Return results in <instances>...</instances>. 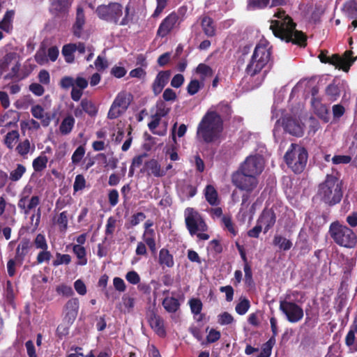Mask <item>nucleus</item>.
Returning a JSON list of instances; mask_svg holds the SVG:
<instances>
[{
  "mask_svg": "<svg viewBox=\"0 0 357 357\" xmlns=\"http://www.w3.org/2000/svg\"><path fill=\"white\" fill-rule=\"evenodd\" d=\"M33 244L36 249L38 250H47L48 244L45 235L38 234L35 237L32 245Z\"/></svg>",
  "mask_w": 357,
  "mask_h": 357,
  "instance_id": "obj_47",
  "label": "nucleus"
},
{
  "mask_svg": "<svg viewBox=\"0 0 357 357\" xmlns=\"http://www.w3.org/2000/svg\"><path fill=\"white\" fill-rule=\"evenodd\" d=\"M221 334L220 331L214 328H211L206 336V342L208 343H214L219 340Z\"/></svg>",
  "mask_w": 357,
  "mask_h": 357,
  "instance_id": "obj_62",
  "label": "nucleus"
},
{
  "mask_svg": "<svg viewBox=\"0 0 357 357\" xmlns=\"http://www.w3.org/2000/svg\"><path fill=\"white\" fill-rule=\"evenodd\" d=\"M94 65L98 71L102 72L108 67V62L105 58L98 56L94 62Z\"/></svg>",
  "mask_w": 357,
  "mask_h": 357,
  "instance_id": "obj_60",
  "label": "nucleus"
},
{
  "mask_svg": "<svg viewBox=\"0 0 357 357\" xmlns=\"http://www.w3.org/2000/svg\"><path fill=\"white\" fill-rule=\"evenodd\" d=\"M20 68L21 64L17 61L14 66L12 67L11 71L4 76V79H16L20 81Z\"/></svg>",
  "mask_w": 357,
  "mask_h": 357,
  "instance_id": "obj_50",
  "label": "nucleus"
},
{
  "mask_svg": "<svg viewBox=\"0 0 357 357\" xmlns=\"http://www.w3.org/2000/svg\"><path fill=\"white\" fill-rule=\"evenodd\" d=\"M132 95L125 91L120 92L116 96L107 114V118L115 119L123 114L128 108Z\"/></svg>",
  "mask_w": 357,
  "mask_h": 357,
  "instance_id": "obj_10",
  "label": "nucleus"
},
{
  "mask_svg": "<svg viewBox=\"0 0 357 357\" xmlns=\"http://www.w3.org/2000/svg\"><path fill=\"white\" fill-rule=\"evenodd\" d=\"M155 232L153 229H145L142 235L144 243L147 245L152 252L156 250Z\"/></svg>",
  "mask_w": 357,
  "mask_h": 357,
  "instance_id": "obj_27",
  "label": "nucleus"
},
{
  "mask_svg": "<svg viewBox=\"0 0 357 357\" xmlns=\"http://www.w3.org/2000/svg\"><path fill=\"white\" fill-rule=\"evenodd\" d=\"M56 259L53 261L54 266H58L61 264H69L71 261V257L68 254H61L57 252L56 255Z\"/></svg>",
  "mask_w": 357,
  "mask_h": 357,
  "instance_id": "obj_54",
  "label": "nucleus"
},
{
  "mask_svg": "<svg viewBox=\"0 0 357 357\" xmlns=\"http://www.w3.org/2000/svg\"><path fill=\"white\" fill-rule=\"evenodd\" d=\"M75 43H68L63 46L61 53L65 61L68 63H72L75 61Z\"/></svg>",
  "mask_w": 357,
  "mask_h": 357,
  "instance_id": "obj_30",
  "label": "nucleus"
},
{
  "mask_svg": "<svg viewBox=\"0 0 357 357\" xmlns=\"http://www.w3.org/2000/svg\"><path fill=\"white\" fill-rule=\"evenodd\" d=\"M275 344V339L270 338L266 342L263 344L261 350L257 357H270L272 349Z\"/></svg>",
  "mask_w": 357,
  "mask_h": 357,
  "instance_id": "obj_43",
  "label": "nucleus"
},
{
  "mask_svg": "<svg viewBox=\"0 0 357 357\" xmlns=\"http://www.w3.org/2000/svg\"><path fill=\"white\" fill-rule=\"evenodd\" d=\"M15 150L20 155L24 158H26L27 154L31 150L30 141L28 139H26L24 141L20 142L16 146Z\"/></svg>",
  "mask_w": 357,
  "mask_h": 357,
  "instance_id": "obj_44",
  "label": "nucleus"
},
{
  "mask_svg": "<svg viewBox=\"0 0 357 357\" xmlns=\"http://www.w3.org/2000/svg\"><path fill=\"white\" fill-rule=\"evenodd\" d=\"M264 169V163L261 157L250 155L241 165L238 171L257 177Z\"/></svg>",
  "mask_w": 357,
  "mask_h": 357,
  "instance_id": "obj_13",
  "label": "nucleus"
},
{
  "mask_svg": "<svg viewBox=\"0 0 357 357\" xmlns=\"http://www.w3.org/2000/svg\"><path fill=\"white\" fill-rule=\"evenodd\" d=\"M328 50H321L318 58L323 63H328L334 66L336 68L341 69L343 71L349 72L351 66L357 60V56H353L354 52L351 50H346L342 56L338 54H334L332 56L328 55Z\"/></svg>",
  "mask_w": 357,
  "mask_h": 357,
  "instance_id": "obj_8",
  "label": "nucleus"
},
{
  "mask_svg": "<svg viewBox=\"0 0 357 357\" xmlns=\"http://www.w3.org/2000/svg\"><path fill=\"white\" fill-rule=\"evenodd\" d=\"M233 321L234 317L227 312H224L218 316V322L222 326L231 324Z\"/></svg>",
  "mask_w": 357,
  "mask_h": 357,
  "instance_id": "obj_57",
  "label": "nucleus"
},
{
  "mask_svg": "<svg viewBox=\"0 0 357 357\" xmlns=\"http://www.w3.org/2000/svg\"><path fill=\"white\" fill-rule=\"evenodd\" d=\"M116 224V220L111 216L107 220L106 228H105V234L112 235L114 232L115 227Z\"/></svg>",
  "mask_w": 357,
  "mask_h": 357,
  "instance_id": "obj_61",
  "label": "nucleus"
},
{
  "mask_svg": "<svg viewBox=\"0 0 357 357\" xmlns=\"http://www.w3.org/2000/svg\"><path fill=\"white\" fill-rule=\"evenodd\" d=\"M162 306L167 312L174 313L179 309L180 303L174 297H166L162 301Z\"/></svg>",
  "mask_w": 357,
  "mask_h": 357,
  "instance_id": "obj_33",
  "label": "nucleus"
},
{
  "mask_svg": "<svg viewBox=\"0 0 357 357\" xmlns=\"http://www.w3.org/2000/svg\"><path fill=\"white\" fill-rule=\"evenodd\" d=\"M73 251L78 259L77 265L84 266L87 264L86 251L84 247L79 245H74Z\"/></svg>",
  "mask_w": 357,
  "mask_h": 357,
  "instance_id": "obj_35",
  "label": "nucleus"
},
{
  "mask_svg": "<svg viewBox=\"0 0 357 357\" xmlns=\"http://www.w3.org/2000/svg\"><path fill=\"white\" fill-rule=\"evenodd\" d=\"M146 218V215L142 212H137L133 214L131 218L130 222L126 224V227L130 229V227H135L139 224L140 222L143 221Z\"/></svg>",
  "mask_w": 357,
  "mask_h": 357,
  "instance_id": "obj_52",
  "label": "nucleus"
},
{
  "mask_svg": "<svg viewBox=\"0 0 357 357\" xmlns=\"http://www.w3.org/2000/svg\"><path fill=\"white\" fill-rule=\"evenodd\" d=\"M185 223L187 229L191 236L197 235L200 240H208L209 235L205 233H198L206 231L208 227L202 215L194 208L188 207L184 211Z\"/></svg>",
  "mask_w": 357,
  "mask_h": 357,
  "instance_id": "obj_6",
  "label": "nucleus"
},
{
  "mask_svg": "<svg viewBox=\"0 0 357 357\" xmlns=\"http://www.w3.org/2000/svg\"><path fill=\"white\" fill-rule=\"evenodd\" d=\"M148 321L151 328L160 337L166 336L167 333L164 326L163 319L153 310L148 314Z\"/></svg>",
  "mask_w": 357,
  "mask_h": 357,
  "instance_id": "obj_19",
  "label": "nucleus"
},
{
  "mask_svg": "<svg viewBox=\"0 0 357 357\" xmlns=\"http://www.w3.org/2000/svg\"><path fill=\"white\" fill-rule=\"evenodd\" d=\"M54 224L57 225L61 231H66L68 229V213L65 211L60 213L58 215L54 216L52 218Z\"/></svg>",
  "mask_w": 357,
  "mask_h": 357,
  "instance_id": "obj_28",
  "label": "nucleus"
},
{
  "mask_svg": "<svg viewBox=\"0 0 357 357\" xmlns=\"http://www.w3.org/2000/svg\"><path fill=\"white\" fill-rule=\"evenodd\" d=\"M20 137V135L17 130H12L8 132L5 136L4 144L9 149H13L14 143Z\"/></svg>",
  "mask_w": 357,
  "mask_h": 357,
  "instance_id": "obj_45",
  "label": "nucleus"
},
{
  "mask_svg": "<svg viewBox=\"0 0 357 357\" xmlns=\"http://www.w3.org/2000/svg\"><path fill=\"white\" fill-rule=\"evenodd\" d=\"M328 234L334 243L341 247L351 249L354 248L357 245L356 234L338 220L331 223Z\"/></svg>",
  "mask_w": 357,
  "mask_h": 357,
  "instance_id": "obj_5",
  "label": "nucleus"
},
{
  "mask_svg": "<svg viewBox=\"0 0 357 357\" xmlns=\"http://www.w3.org/2000/svg\"><path fill=\"white\" fill-rule=\"evenodd\" d=\"M144 167L149 175H152L155 177H162L166 174V171L162 169L161 165L155 159L153 158L146 161Z\"/></svg>",
  "mask_w": 357,
  "mask_h": 357,
  "instance_id": "obj_24",
  "label": "nucleus"
},
{
  "mask_svg": "<svg viewBox=\"0 0 357 357\" xmlns=\"http://www.w3.org/2000/svg\"><path fill=\"white\" fill-rule=\"evenodd\" d=\"M79 307V300L77 298H70L67 301L63 309V321L71 325L75 320Z\"/></svg>",
  "mask_w": 357,
  "mask_h": 357,
  "instance_id": "obj_17",
  "label": "nucleus"
},
{
  "mask_svg": "<svg viewBox=\"0 0 357 357\" xmlns=\"http://www.w3.org/2000/svg\"><path fill=\"white\" fill-rule=\"evenodd\" d=\"M250 307V301L246 298H243L236 304L235 310L238 314L243 315L248 311Z\"/></svg>",
  "mask_w": 357,
  "mask_h": 357,
  "instance_id": "obj_48",
  "label": "nucleus"
},
{
  "mask_svg": "<svg viewBox=\"0 0 357 357\" xmlns=\"http://www.w3.org/2000/svg\"><path fill=\"white\" fill-rule=\"evenodd\" d=\"M216 112L220 115L222 119H229L232 113L230 104L227 101H222L216 106Z\"/></svg>",
  "mask_w": 357,
  "mask_h": 357,
  "instance_id": "obj_36",
  "label": "nucleus"
},
{
  "mask_svg": "<svg viewBox=\"0 0 357 357\" xmlns=\"http://www.w3.org/2000/svg\"><path fill=\"white\" fill-rule=\"evenodd\" d=\"M223 131V120L215 111H208L197 128V136L204 143L211 144L220 139Z\"/></svg>",
  "mask_w": 357,
  "mask_h": 357,
  "instance_id": "obj_2",
  "label": "nucleus"
},
{
  "mask_svg": "<svg viewBox=\"0 0 357 357\" xmlns=\"http://www.w3.org/2000/svg\"><path fill=\"white\" fill-rule=\"evenodd\" d=\"M204 196L207 202L211 206L219 204L218 193L212 185H207L204 189Z\"/></svg>",
  "mask_w": 357,
  "mask_h": 357,
  "instance_id": "obj_26",
  "label": "nucleus"
},
{
  "mask_svg": "<svg viewBox=\"0 0 357 357\" xmlns=\"http://www.w3.org/2000/svg\"><path fill=\"white\" fill-rule=\"evenodd\" d=\"M200 89L201 84L197 79H192L187 86L188 93L190 96L196 94Z\"/></svg>",
  "mask_w": 357,
  "mask_h": 357,
  "instance_id": "obj_58",
  "label": "nucleus"
},
{
  "mask_svg": "<svg viewBox=\"0 0 357 357\" xmlns=\"http://www.w3.org/2000/svg\"><path fill=\"white\" fill-rule=\"evenodd\" d=\"M75 121L73 116H72L71 115L67 116L63 119L60 124V132L64 135L69 134L72 131L75 126Z\"/></svg>",
  "mask_w": 357,
  "mask_h": 357,
  "instance_id": "obj_29",
  "label": "nucleus"
},
{
  "mask_svg": "<svg viewBox=\"0 0 357 357\" xmlns=\"http://www.w3.org/2000/svg\"><path fill=\"white\" fill-rule=\"evenodd\" d=\"M272 46L270 43L263 38L257 44L251 59L245 68L246 73L254 77L259 73L271 61Z\"/></svg>",
  "mask_w": 357,
  "mask_h": 357,
  "instance_id": "obj_4",
  "label": "nucleus"
},
{
  "mask_svg": "<svg viewBox=\"0 0 357 357\" xmlns=\"http://www.w3.org/2000/svg\"><path fill=\"white\" fill-rule=\"evenodd\" d=\"M32 248V243L29 238H23L17 245L15 250V259L19 265H22Z\"/></svg>",
  "mask_w": 357,
  "mask_h": 357,
  "instance_id": "obj_22",
  "label": "nucleus"
},
{
  "mask_svg": "<svg viewBox=\"0 0 357 357\" xmlns=\"http://www.w3.org/2000/svg\"><path fill=\"white\" fill-rule=\"evenodd\" d=\"M48 162V158L46 155L41 154L33 160V168L35 172H39L45 169Z\"/></svg>",
  "mask_w": 357,
  "mask_h": 357,
  "instance_id": "obj_40",
  "label": "nucleus"
},
{
  "mask_svg": "<svg viewBox=\"0 0 357 357\" xmlns=\"http://www.w3.org/2000/svg\"><path fill=\"white\" fill-rule=\"evenodd\" d=\"M36 66L30 63L29 60L26 61L20 68V80L28 77L34 70Z\"/></svg>",
  "mask_w": 357,
  "mask_h": 357,
  "instance_id": "obj_46",
  "label": "nucleus"
},
{
  "mask_svg": "<svg viewBox=\"0 0 357 357\" xmlns=\"http://www.w3.org/2000/svg\"><path fill=\"white\" fill-rule=\"evenodd\" d=\"M337 174H326L317 188V198L328 206L339 204L343 197L342 181Z\"/></svg>",
  "mask_w": 357,
  "mask_h": 357,
  "instance_id": "obj_3",
  "label": "nucleus"
},
{
  "mask_svg": "<svg viewBox=\"0 0 357 357\" xmlns=\"http://www.w3.org/2000/svg\"><path fill=\"white\" fill-rule=\"evenodd\" d=\"M85 22L84 10L82 8L78 7L77 8L75 22L72 26V32L75 37L81 38Z\"/></svg>",
  "mask_w": 357,
  "mask_h": 357,
  "instance_id": "obj_23",
  "label": "nucleus"
},
{
  "mask_svg": "<svg viewBox=\"0 0 357 357\" xmlns=\"http://www.w3.org/2000/svg\"><path fill=\"white\" fill-rule=\"evenodd\" d=\"M86 187V180L82 174H78L75 176L73 183V190L75 192L83 190Z\"/></svg>",
  "mask_w": 357,
  "mask_h": 357,
  "instance_id": "obj_56",
  "label": "nucleus"
},
{
  "mask_svg": "<svg viewBox=\"0 0 357 357\" xmlns=\"http://www.w3.org/2000/svg\"><path fill=\"white\" fill-rule=\"evenodd\" d=\"M326 94L328 96V100L335 101L340 96V89L339 86L336 85L333 82L326 87Z\"/></svg>",
  "mask_w": 357,
  "mask_h": 357,
  "instance_id": "obj_42",
  "label": "nucleus"
},
{
  "mask_svg": "<svg viewBox=\"0 0 357 357\" xmlns=\"http://www.w3.org/2000/svg\"><path fill=\"white\" fill-rule=\"evenodd\" d=\"M307 158L308 153L306 149L296 144H291L284 156L287 165L295 174L303 172Z\"/></svg>",
  "mask_w": 357,
  "mask_h": 357,
  "instance_id": "obj_7",
  "label": "nucleus"
},
{
  "mask_svg": "<svg viewBox=\"0 0 357 357\" xmlns=\"http://www.w3.org/2000/svg\"><path fill=\"white\" fill-rule=\"evenodd\" d=\"M273 16L278 19L270 21V29L276 38L300 47H305L307 45L306 35L296 29V24L290 16L286 15L284 10H279Z\"/></svg>",
  "mask_w": 357,
  "mask_h": 357,
  "instance_id": "obj_1",
  "label": "nucleus"
},
{
  "mask_svg": "<svg viewBox=\"0 0 357 357\" xmlns=\"http://www.w3.org/2000/svg\"><path fill=\"white\" fill-rule=\"evenodd\" d=\"M40 199L37 195L32 196L29 199V195H22L17 202V206L21 211L26 215L29 214L30 211L40 204Z\"/></svg>",
  "mask_w": 357,
  "mask_h": 357,
  "instance_id": "obj_20",
  "label": "nucleus"
},
{
  "mask_svg": "<svg viewBox=\"0 0 357 357\" xmlns=\"http://www.w3.org/2000/svg\"><path fill=\"white\" fill-rule=\"evenodd\" d=\"M80 103L84 113L87 114L89 116L93 117L97 115L98 109L91 100L83 98L81 100Z\"/></svg>",
  "mask_w": 357,
  "mask_h": 357,
  "instance_id": "obj_31",
  "label": "nucleus"
},
{
  "mask_svg": "<svg viewBox=\"0 0 357 357\" xmlns=\"http://www.w3.org/2000/svg\"><path fill=\"white\" fill-rule=\"evenodd\" d=\"M202 27L204 33L208 37H212L215 33L213 20L208 16H204L202 20Z\"/></svg>",
  "mask_w": 357,
  "mask_h": 357,
  "instance_id": "obj_34",
  "label": "nucleus"
},
{
  "mask_svg": "<svg viewBox=\"0 0 357 357\" xmlns=\"http://www.w3.org/2000/svg\"><path fill=\"white\" fill-rule=\"evenodd\" d=\"M273 245L277 246L280 250L287 251L292 247V242L281 235H275L273 240Z\"/></svg>",
  "mask_w": 357,
  "mask_h": 357,
  "instance_id": "obj_32",
  "label": "nucleus"
},
{
  "mask_svg": "<svg viewBox=\"0 0 357 357\" xmlns=\"http://www.w3.org/2000/svg\"><path fill=\"white\" fill-rule=\"evenodd\" d=\"M281 121L282 126L286 132L296 137H301L303 135V124L291 116H284L281 119L277 121L276 124Z\"/></svg>",
  "mask_w": 357,
  "mask_h": 357,
  "instance_id": "obj_14",
  "label": "nucleus"
},
{
  "mask_svg": "<svg viewBox=\"0 0 357 357\" xmlns=\"http://www.w3.org/2000/svg\"><path fill=\"white\" fill-rule=\"evenodd\" d=\"M126 279L132 284H137L140 282V277L135 271L128 272L126 275Z\"/></svg>",
  "mask_w": 357,
  "mask_h": 357,
  "instance_id": "obj_63",
  "label": "nucleus"
},
{
  "mask_svg": "<svg viewBox=\"0 0 357 357\" xmlns=\"http://www.w3.org/2000/svg\"><path fill=\"white\" fill-rule=\"evenodd\" d=\"M158 263L164 268H172L174 266V257L166 248H162L159 252Z\"/></svg>",
  "mask_w": 357,
  "mask_h": 357,
  "instance_id": "obj_25",
  "label": "nucleus"
},
{
  "mask_svg": "<svg viewBox=\"0 0 357 357\" xmlns=\"http://www.w3.org/2000/svg\"><path fill=\"white\" fill-rule=\"evenodd\" d=\"M257 222L262 227L263 226L264 227V232H268V230L274 226L276 222V215L274 211L272 208H265L259 215Z\"/></svg>",
  "mask_w": 357,
  "mask_h": 357,
  "instance_id": "obj_21",
  "label": "nucleus"
},
{
  "mask_svg": "<svg viewBox=\"0 0 357 357\" xmlns=\"http://www.w3.org/2000/svg\"><path fill=\"white\" fill-rule=\"evenodd\" d=\"M190 310L194 315H198L201 313L203 304L199 298H191L189 301Z\"/></svg>",
  "mask_w": 357,
  "mask_h": 357,
  "instance_id": "obj_51",
  "label": "nucleus"
},
{
  "mask_svg": "<svg viewBox=\"0 0 357 357\" xmlns=\"http://www.w3.org/2000/svg\"><path fill=\"white\" fill-rule=\"evenodd\" d=\"M279 309L290 323H297L303 318V308L294 302L280 301Z\"/></svg>",
  "mask_w": 357,
  "mask_h": 357,
  "instance_id": "obj_12",
  "label": "nucleus"
},
{
  "mask_svg": "<svg viewBox=\"0 0 357 357\" xmlns=\"http://www.w3.org/2000/svg\"><path fill=\"white\" fill-rule=\"evenodd\" d=\"M29 89L31 91L35 96H41L43 95L45 92L44 87L38 83H32L29 85Z\"/></svg>",
  "mask_w": 357,
  "mask_h": 357,
  "instance_id": "obj_64",
  "label": "nucleus"
},
{
  "mask_svg": "<svg viewBox=\"0 0 357 357\" xmlns=\"http://www.w3.org/2000/svg\"><path fill=\"white\" fill-rule=\"evenodd\" d=\"M222 224L223 225L224 229L227 230L232 236L237 235V230L235 225L232 222L231 217L229 215H225L221 218Z\"/></svg>",
  "mask_w": 357,
  "mask_h": 357,
  "instance_id": "obj_39",
  "label": "nucleus"
},
{
  "mask_svg": "<svg viewBox=\"0 0 357 357\" xmlns=\"http://www.w3.org/2000/svg\"><path fill=\"white\" fill-rule=\"evenodd\" d=\"M231 182L237 188L247 192H252L258 185L257 177L238 170L232 174Z\"/></svg>",
  "mask_w": 357,
  "mask_h": 357,
  "instance_id": "obj_11",
  "label": "nucleus"
},
{
  "mask_svg": "<svg viewBox=\"0 0 357 357\" xmlns=\"http://www.w3.org/2000/svg\"><path fill=\"white\" fill-rule=\"evenodd\" d=\"M172 72L169 70H161L157 74L151 84V89L154 96H158L169 82Z\"/></svg>",
  "mask_w": 357,
  "mask_h": 357,
  "instance_id": "obj_18",
  "label": "nucleus"
},
{
  "mask_svg": "<svg viewBox=\"0 0 357 357\" xmlns=\"http://www.w3.org/2000/svg\"><path fill=\"white\" fill-rule=\"evenodd\" d=\"M270 0H248L247 8L249 10H261L266 8Z\"/></svg>",
  "mask_w": 357,
  "mask_h": 357,
  "instance_id": "obj_41",
  "label": "nucleus"
},
{
  "mask_svg": "<svg viewBox=\"0 0 357 357\" xmlns=\"http://www.w3.org/2000/svg\"><path fill=\"white\" fill-rule=\"evenodd\" d=\"M123 6L117 2H110L107 5L102 4L97 7L96 13L98 17L107 22L119 25L123 15Z\"/></svg>",
  "mask_w": 357,
  "mask_h": 357,
  "instance_id": "obj_9",
  "label": "nucleus"
},
{
  "mask_svg": "<svg viewBox=\"0 0 357 357\" xmlns=\"http://www.w3.org/2000/svg\"><path fill=\"white\" fill-rule=\"evenodd\" d=\"M196 73L200 75L202 81L205 80L207 77H213L214 74L213 69L205 63H199L196 68Z\"/></svg>",
  "mask_w": 357,
  "mask_h": 357,
  "instance_id": "obj_37",
  "label": "nucleus"
},
{
  "mask_svg": "<svg viewBox=\"0 0 357 357\" xmlns=\"http://www.w3.org/2000/svg\"><path fill=\"white\" fill-rule=\"evenodd\" d=\"M73 0H50V13L56 17L68 15Z\"/></svg>",
  "mask_w": 357,
  "mask_h": 357,
  "instance_id": "obj_16",
  "label": "nucleus"
},
{
  "mask_svg": "<svg viewBox=\"0 0 357 357\" xmlns=\"http://www.w3.org/2000/svg\"><path fill=\"white\" fill-rule=\"evenodd\" d=\"M26 172V167L21 164H17L16 169L11 171L10 173V179L12 181H19Z\"/></svg>",
  "mask_w": 357,
  "mask_h": 357,
  "instance_id": "obj_49",
  "label": "nucleus"
},
{
  "mask_svg": "<svg viewBox=\"0 0 357 357\" xmlns=\"http://www.w3.org/2000/svg\"><path fill=\"white\" fill-rule=\"evenodd\" d=\"M52 255L50 251L47 250H40L36 257V262L38 264H43L44 262L49 263Z\"/></svg>",
  "mask_w": 357,
  "mask_h": 357,
  "instance_id": "obj_55",
  "label": "nucleus"
},
{
  "mask_svg": "<svg viewBox=\"0 0 357 357\" xmlns=\"http://www.w3.org/2000/svg\"><path fill=\"white\" fill-rule=\"evenodd\" d=\"M17 53L14 52H10L6 53L1 59H0V68L3 71H6L10 64L17 58Z\"/></svg>",
  "mask_w": 357,
  "mask_h": 357,
  "instance_id": "obj_38",
  "label": "nucleus"
},
{
  "mask_svg": "<svg viewBox=\"0 0 357 357\" xmlns=\"http://www.w3.org/2000/svg\"><path fill=\"white\" fill-rule=\"evenodd\" d=\"M5 296L8 302H12L15 298L13 286L10 280H7L5 288Z\"/></svg>",
  "mask_w": 357,
  "mask_h": 357,
  "instance_id": "obj_59",
  "label": "nucleus"
},
{
  "mask_svg": "<svg viewBox=\"0 0 357 357\" xmlns=\"http://www.w3.org/2000/svg\"><path fill=\"white\" fill-rule=\"evenodd\" d=\"M85 154V148L84 146H79L73 152L71 160L72 163L77 165L80 162Z\"/></svg>",
  "mask_w": 357,
  "mask_h": 357,
  "instance_id": "obj_53",
  "label": "nucleus"
},
{
  "mask_svg": "<svg viewBox=\"0 0 357 357\" xmlns=\"http://www.w3.org/2000/svg\"><path fill=\"white\" fill-rule=\"evenodd\" d=\"M178 20L179 16L175 12L169 14L160 24L157 30V36L161 38L166 37L179 24Z\"/></svg>",
  "mask_w": 357,
  "mask_h": 357,
  "instance_id": "obj_15",
  "label": "nucleus"
}]
</instances>
